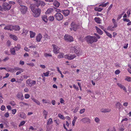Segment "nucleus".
Instances as JSON below:
<instances>
[{
    "label": "nucleus",
    "instance_id": "nucleus-63",
    "mask_svg": "<svg viewBox=\"0 0 131 131\" xmlns=\"http://www.w3.org/2000/svg\"><path fill=\"white\" fill-rule=\"evenodd\" d=\"M15 3L14 2L10 1L9 2V4L11 5H14L15 4Z\"/></svg>",
    "mask_w": 131,
    "mask_h": 131
},
{
    "label": "nucleus",
    "instance_id": "nucleus-31",
    "mask_svg": "<svg viewBox=\"0 0 131 131\" xmlns=\"http://www.w3.org/2000/svg\"><path fill=\"white\" fill-rule=\"evenodd\" d=\"M125 80L128 82H131V77L129 76H126L125 77Z\"/></svg>",
    "mask_w": 131,
    "mask_h": 131
},
{
    "label": "nucleus",
    "instance_id": "nucleus-20",
    "mask_svg": "<svg viewBox=\"0 0 131 131\" xmlns=\"http://www.w3.org/2000/svg\"><path fill=\"white\" fill-rule=\"evenodd\" d=\"M29 35L31 38H34L36 36V33L32 31H29Z\"/></svg>",
    "mask_w": 131,
    "mask_h": 131
},
{
    "label": "nucleus",
    "instance_id": "nucleus-21",
    "mask_svg": "<svg viewBox=\"0 0 131 131\" xmlns=\"http://www.w3.org/2000/svg\"><path fill=\"white\" fill-rule=\"evenodd\" d=\"M17 70L19 71L17 72L16 73V75H17L23 72V69H22L20 68H17L16 69Z\"/></svg>",
    "mask_w": 131,
    "mask_h": 131
},
{
    "label": "nucleus",
    "instance_id": "nucleus-11",
    "mask_svg": "<svg viewBox=\"0 0 131 131\" xmlns=\"http://www.w3.org/2000/svg\"><path fill=\"white\" fill-rule=\"evenodd\" d=\"M4 29L5 30H12L14 29V26L11 25L7 26L4 27Z\"/></svg>",
    "mask_w": 131,
    "mask_h": 131
},
{
    "label": "nucleus",
    "instance_id": "nucleus-52",
    "mask_svg": "<svg viewBox=\"0 0 131 131\" xmlns=\"http://www.w3.org/2000/svg\"><path fill=\"white\" fill-rule=\"evenodd\" d=\"M52 122V119L50 118L49 119L47 122L48 124H51Z\"/></svg>",
    "mask_w": 131,
    "mask_h": 131
},
{
    "label": "nucleus",
    "instance_id": "nucleus-28",
    "mask_svg": "<svg viewBox=\"0 0 131 131\" xmlns=\"http://www.w3.org/2000/svg\"><path fill=\"white\" fill-rule=\"evenodd\" d=\"M20 28L18 25H15L14 26V29L15 31L19 30L20 29Z\"/></svg>",
    "mask_w": 131,
    "mask_h": 131
},
{
    "label": "nucleus",
    "instance_id": "nucleus-13",
    "mask_svg": "<svg viewBox=\"0 0 131 131\" xmlns=\"http://www.w3.org/2000/svg\"><path fill=\"white\" fill-rule=\"evenodd\" d=\"M62 13H63L64 16H68L69 14L70 11L68 10H62Z\"/></svg>",
    "mask_w": 131,
    "mask_h": 131
},
{
    "label": "nucleus",
    "instance_id": "nucleus-54",
    "mask_svg": "<svg viewBox=\"0 0 131 131\" xmlns=\"http://www.w3.org/2000/svg\"><path fill=\"white\" fill-rule=\"evenodd\" d=\"M6 108L5 107L4 105H2L0 109L2 111H4L5 110Z\"/></svg>",
    "mask_w": 131,
    "mask_h": 131
},
{
    "label": "nucleus",
    "instance_id": "nucleus-12",
    "mask_svg": "<svg viewBox=\"0 0 131 131\" xmlns=\"http://www.w3.org/2000/svg\"><path fill=\"white\" fill-rule=\"evenodd\" d=\"M42 35L40 34H38L36 37V40L37 42H40L42 38Z\"/></svg>",
    "mask_w": 131,
    "mask_h": 131
},
{
    "label": "nucleus",
    "instance_id": "nucleus-38",
    "mask_svg": "<svg viewBox=\"0 0 131 131\" xmlns=\"http://www.w3.org/2000/svg\"><path fill=\"white\" fill-rule=\"evenodd\" d=\"M95 10L100 12L102 11L103 9V8L99 7H95L94 8Z\"/></svg>",
    "mask_w": 131,
    "mask_h": 131
},
{
    "label": "nucleus",
    "instance_id": "nucleus-22",
    "mask_svg": "<svg viewBox=\"0 0 131 131\" xmlns=\"http://www.w3.org/2000/svg\"><path fill=\"white\" fill-rule=\"evenodd\" d=\"M17 97L20 99H23V96L22 93L21 92L18 93L17 95Z\"/></svg>",
    "mask_w": 131,
    "mask_h": 131
},
{
    "label": "nucleus",
    "instance_id": "nucleus-58",
    "mask_svg": "<svg viewBox=\"0 0 131 131\" xmlns=\"http://www.w3.org/2000/svg\"><path fill=\"white\" fill-rule=\"evenodd\" d=\"M12 113L13 114H15L17 110L16 109H12Z\"/></svg>",
    "mask_w": 131,
    "mask_h": 131
},
{
    "label": "nucleus",
    "instance_id": "nucleus-14",
    "mask_svg": "<svg viewBox=\"0 0 131 131\" xmlns=\"http://www.w3.org/2000/svg\"><path fill=\"white\" fill-rule=\"evenodd\" d=\"M71 26L74 30L76 31V30L77 26L74 22H72L71 23Z\"/></svg>",
    "mask_w": 131,
    "mask_h": 131
},
{
    "label": "nucleus",
    "instance_id": "nucleus-49",
    "mask_svg": "<svg viewBox=\"0 0 131 131\" xmlns=\"http://www.w3.org/2000/svg\"><path fill=\"white\" fill-rule=\"evenodd\" d=\"M49 73L50 72L49 71H48L46 73H43V74L45 76L48 77L49 76Z\"/></svg>",
    "mask_w": 131,
    "mask_h": 131
},
{
    "label": "nucleus",
    "instance_id": "nucleus-32",
    "mask_svg": "<svg viewBox=\"0 0 131 131\" xmlns=\"http://www.w3.org/2000/svg\"><path fill=\"white\" fill-rule=\"evenodd\" d=\"M32 100L35 102L37 105H39L40 104V102L38 100H36L34 98H32Z\"/></svg>",
    "mask_w": 131,
    "mask_h": 131
},
{
    "label": "nucleus",
    "instance_id": "nucleus-61",
    "mask_svg": "<svg viewBox=\"0 0 131 131\" xmlns=\"http://www.w3.org/2000/svg\"><path fill=\"white\" fill-rule=\"evenodd\" d=\"M10 104L11 105L14 106L15 105V102L13 101H12L10 102Z\"/></svg>",
    "mask_w": 131,
    "mask_h": 131
},
{
    "label": "nucleus",
    "instance_id": "nucleus-55",
    "mask_svg": "<svg viewBox=\"0 0 131 131\" xmlns=\"http://www.w3.org/2000/svg\"><path fill=\"white\" fill-rule=\"evenodd\" d=\"M42 101L43 103H47L49 102V101L45 99H43L42 100Z\"/></svg>",
    "mask_w": 131,
    "mask_h": 131
},
{
    "label": "nucleus",
    "instance_id": "nucleus-34",
    "mask_svg": "<svg viewBox=\"0 0 131 131\" xmlns=\"http://www.w3.org/2000/svg\"><path fill=\"white\" fill-rule=\"evenodd\" d=\"M94 20L95 21L98 23H100L101 22L100 19L98 17H95L94 18Z\"/></svg>",
    "mask_w": 131,
    "mask_h": 131
},
{
    "label": "nucleus",
    "instance_id": "nucleus-23",
    "mask_svg": "<svg viewBox=\"0 0 131 131\" xmlns=\"http://www.w3.org/2000/svg\"><path fill=\"white\" fill-rule=\"evenodd\" d=\"M81 121L84 123H86L88 122H90V119L88 118L85 117L83 118L81 120Z\"/></svg>",
    "mask_w": 131,
    "mask_h": 131
},
{
    "label": "nucleus",
    "instance_id": "nucleus-24",
    "mask_svg": "<svg viewBox=\"0 0 131 131\" xmlns=\"http://www.w3.org/2000/svg\"><path fill=\"white\" fill-rule=\"evenodd\" d=\"M64 54L62 52H60L57 56V58L58 59H61L64 57Z\"/></svg>",
    "mask_w": 131,
    "mask_h": 131
},
{
    "label": "nucleus",
    "instance_id": "nucleus-46",
    "mask_svg": "<svg viewBox=\"0 0 131 131\" xmlns=\"http://www.w3.org/2000/svg\"><path fill=\"white\" fill-rule=\"evenodd\" d=\"M121 105V103L119 102H117L115 104L117 108H119L120 107Z\"/></svg>",
    "mask_w": 131,
    "mask_h": 131
},
{
    "label": "nucleus",
    "instance_id": "nucleus-8",
    "mask_svg": "<svg viewBox=\"0 0 131 131\" xmlns=\"http://www.w3.org/2000/svg\"><path fill=\"white\" fill-rule=\"evenodd\" d=\"M52 46L53 48V52L55 54H57L59 52L60 48H59L56 45L54 44H52Z\"/></svg>",
    "mask_w": 131,
    "mask_h": 131
},
{
    "label": "nucleus",
    "instance_id": "nucleus-2",
    "mask_svg": "<svg viewBox=\"0 0 131 131\" xmlns=\"http://www.w3.org/2000/svg\"><path fill=\"white\" fill-rule=\"evenodd\" d=\"M71 50L72 52L74 51L75 53L78 56H79L82 54V50L78 47L77 46H75L73 47H71Z\"/></svg>",
    "mask_w": 131,
    "mask_h": 131
},
{
    "label": "nucleus",
    "instance_id": "nucleus-16",
    "mask_svg": "<svg viewBox=\"0 0 131 131\" xmlns=\"http://www.w3.org/2000/svg\"><path fill=\"white\" fill-rule=\"evenodd\" d=\"M46 4L45 2L41 1H40L39 3L37 5L38 7L40 5L42 7H43Z\"/></svg>",
    "mask_w": 131,
    "mask_h": 131
},
{
    "label": "nucleus",
    "instance_id": "nucleus-60",
    "mask_svg": "<svg viewBox=\"0 0 131 131\" xmlns=\"http://www.w3.org/2000/svg\"><path fill=\"white\" fill-rule=\"evenodd\" d=\"M120 72V71L119 70H117L115 71V73L116 75L119 74Z\"/></svg>",
    "mask_w": 131,
    "mask_h": 131
},
{
    "label": "nucleus",
    "instance_id": "nucleus-10",
    "mask_svg": "<svg viewBox=\"0 0 131 131\" xmlns=\"http://www.w3.org/2000/svg\"><path fill=\"white\" fill-rule=\"evenodd\" d=\"M117 24H115L113 26H109L107 27V29L109 31H114V30L115 28L117 27Z\"/></svg>",
    "mask_w": 131,
    "mask_h": 131
},
{
    "label": "nucleus",
    "instance_id": "nucleus-53",
    "mask_svg": "<svg viewBox=\"0 0 131 131\" xmlns=\"http://www.w3.org/2000/svg\"><path fill=\"white\" fill-rule=\"evenodd\" d=\"M4 117L6 118H8L9 116V114L8 112H6L4 114Z\"/></svg>",
    "mask_w": 131,
    "mask_h": 131
},
{
    "label": "nucleus",
    "instance_id": "nucleus-26",
    "mask_svg": "<svg viewBox=\"0 0 131 131\" xmlns=\"http://www.w3.org/2000/svg\"><path fill=\"white\" fill-rule=\"evenodd\" d=\"M95 27L97 32L99 33V34L100 35H102L103 34V32L101 29L96 26Z\"/></svg>",
    "mask_w": 131,
    "mask_h": 131
},
{
    "label": "nucleus",
    "instance_id": "nucleus-36",
    "mask_svg": "<svg viewBox=\"0 0 131 131\" xmlns=\"http://www.w3.org/2000/svg\"><path fill=\"white\" fill-rule=\"evenodd\" d=\"M109 4L108 2H107L106 3H102L100 5H99V6H101L102 7H105L107 5H108Z\"/></svg>",
    "mask_w": 131,
    "mask_h": 131
},
{
    "label": "nucleus",
    "instance_id": "nucleus-18",
    "mask_svg": "<svg viewBox=\"0 0 131 131\" xmlns=\"http://www.w3.org/2000/svg\"><path fill=\"white\" fill-rule=\"evenodd\" d=\"M111 111V109L110 108H103L101 110V112L103 113H106L109 112Z\"/></svg>",
    "mask_w": 131,
    "mask_h": 131
},
{
    "label": "nucleus",
    "instance_id": "nucleus-39",
    "mask_svg": "<svg viewBox=\"0 0 131 131\" xmlns=\"http://www.w3.org/2000/svg\"><path fill=\"white\" fill-rule=\"evenodd\" d=\"M107 131H116L114 127H110L108 128Z\"/></svg>",
    "mask_w": 131,
    "mask_h": 131
},
{
    "label": "nucleus",
    "instance_id": "nucleus-5",
    "mask_svg": "<svg viewBox=\"0 0 131 131\" xmlns=\"http://www.w3.org/2000/svg\"><path fill=\"white\" fill-rule=\"evenodd\" d=\"M64 40L67 41L71 42L73 41V37L71 36L68 35H65L64 37Z\"/></svg>",
    "mask_w": 131,
    "mask_h": 131
},
{
    "label": "nucleus",
    "instance_id": "nucleus-51",
    "mask_svg": "<svg viewBox=\"0 0 131 131\" xmlns=\"http://www.w3.org/2000/svg\"><path fill=\"white\" fill-rule=\"evenodd\" d=\"M85 109L84 108L81 110H80L79 113L80 114H82L85 111Z\"/></svg>",
    "mask_w": 131,
    "mask_h": 131
},
{
    "label": "nucleus",
    "instance_id": "nucleus-45",
    "mask_svg": "<svg viewBox=\"0 0 131 131\" xmlns=\"http://www.w3.org/2000/svg\"><path fill=\"white\" fill-rule=\"evenodd\" d=\"M79 109V108L76 107L74 108L72 110L74 113H76L78 111Z\"/></svg>",
    "mask_w": 131,
    "mask_h": 131
},
{
    "label": "nucleus",
    "instance_id": "nucleus-57",
    "mask_svg": "<svg viewBox=\"0 0 131 131\" xmlns=\"http://www.w3.org/2000/svg\"><path fill=\"white\" fill-rule=\"evenodd\" d=\"M125 129V128L124 126H122L120 128L119 130V131H123Z\"/></svg>",
    "mask_w": 131,
    "mask_h": 131
},
{
    "label": "nucleus",
    "instance_id": "nucleus-25",
    "mask_svg": "<svg viewBox=\"0 0 131 131\" xmlns=\"http://www.w3.org/2000/svg\"><path fill=\"white\" fill-rule=\"evenodd\" d=\"M53 11L52 8H50L48 9L46 11L45 13L46 14H48L51 13Z\"/></svg>",
    "mask_w": 131,
    "mask_h": 131
},
{
    "label": "nucleus",
    "instance_id": "nucleus-40",
    "mask_svg": "<svg viewBox=\"0 0 131 131\" xmlns=\"http://www.w3.org/2000/svg\"><path fill=\"white\" fill-rule=\"evenodd\" d=\"M94 120L97 124L99 123L100 122V119L97 117H95V118Z\"/></svg>",
    "mask_w": 131,
    "mask_h": 131
},
{
    "label": "nucleus",
    "instance_id": "nucleus-59",
    "mask_svg": "<svg viewBox=\"0 0 131 131\" xmlns=\"http://www.w3.org/2000/svg\"><path fill=\"white\" fill-rule=\"evenodd\" d=\"M25 97L26 99H28L30 97V95L29 94H25Z\"/></svg>",
    "mask_w": 131,
    "mask_h": 131
},
{
    "label": "nucleus",
    "instance_id": "nucleus-3",
    "mask_svg": "<svg viewBox=\"0 0 131 131\" xmlns=\"http://www.w3.org/2000/svg\"><path fill=\"white\" fill-rule=\"evenodd\" d=\"M85 39L87 42L90 43L96 42L97 41V38L95 37L88 36L85 37Z\"/></svg>",
    "mask_w": 131,
    "mask_h": 131
},
{
    "label": "nucleus",
    "instance_id": "nucleus-9",
    "mask_svg": "<svg viewBox=\"0 0 131 131\" xmlns=\"http://www.w3.org/2000/svg\"><path fill=\"white\" fill-rule=\"evenodd\" d=\"M11 5L7 3H4L3 5V8L5 10H8L10 9L11 8Z\"/></svg>",
    "mask_w": 131,
    "mask_h": 131
},
{
    "label": "nucleus",
    "instance_id": "nucleus-4",
    "mask_svg": "<svg viewBox=\"0 0 131 131\" xmlns=\"http://www.w3.org/2000/svg\"><path fill=\"white\" fill-rule=\"evenodd\" d=\"M54 16L56 20L58 21L62 20L63 18V15L59 12H57L55 14Z\"/></svg>",
    "mask_w": 131,
    "mask_h": 131
},
{
    "label": "nucleus",
    "instance_id": "nucleus-33",
    "mask_svg": "<svg viewBox=\"0 0 131 131\" xmlns=\"http://www.w3.org/2000/svg\"><path fill=\"white\" fill-rule=\"evenodd\" d=\"M104 31L105 32L107 36L109 37L110 38H112V35L111 34H110V33L108 32L107 31H106L105 30H104Z\"/></svg>",
    "mask_w": 131,
    "mask_h": 131
},
{
    "label": "nucleus",
    "instance_id": "nucleus-19",
    "mask_svg": "<svg viewBox=\"0 0 131 131\" xmlns=\"http://www.w3.org/2000/svg\"><path fill=\"white\" fill-rule=\"evenodd\" d=\"M41 18L42 20L45 23H47L48 21V19L47 17L45 15H43L42 16Z\"/></svg>",
    "mask_w": 131,
    "mask_h": 131
},
{
    "label": "nucleus",
    "instance_id": "nucleus-6",
    "mask_svg": "<svg viewBox=\"0 0 131 131\" xmlns=\"http://www.w3.org/2000/svg\"><path fill=\"white\" fill-rule=\"evenodd\" d=\"M76 56L75 54H66L64 56V58L66 59H68L69 60H71L73 59L76 58Z\"/></svg>",
    "mask_w": 131,
    "mask_h": 131
},
{
    "label": "nucleus",
    "instance_id": "nucleus-43",
    "mask_svg": "<svg viewBox=\"0 0 131 131\" xmlns=\"http://www.w3.org/2000/svg\"><path fill=\"white\" fill-rule=\"evenodd\" d=\"M26 122V121H23L21 122L19 125V126L20 127L21 126L23 125Z\"/></svg>",
    "mask_w": 131,
    "mask_h": 131
},
{
    "label": "nucleus",
    "instance_id": "nucleus-17",
    "mask_svg": "<svg viewBox=\"0 0 131 131\" xmlns=\"http://www.w3.org/2000/svg\"><path fill=\"white\" fill-rule=\"evenodd\" d=\"M9 37L11 38L15 41H17L18 40V37L14 35H12L10 34L9 35Z\"/></svg>",
    "mask_w": 131,
    "mask_h": 131
},
{
    "label": "nucleus",
    "instance_id": "nucleus-64",
    "mask_svg": "<svg viewBox=\"0 0 131 131\" xmlns=\"http://www.w3.org/2000/svg\"><path fill=\"white\" fill-rule=\"evenodd\" d=\"M73 87L75 89L77 90V91L79 90V88L78 86H77L75 84H74L73 85Z\"/></svg>",
    "mask_w": 131,
    "mask_h": 131
},
{
    "label": "nucleus",
    "instance_id": "nucleus-15",
    "mask_svg": "<svg viewBox=\"0 0 131 131\" xmlns=\"http://www.w3.org/2000/svg\"><path fill=\"white\" fill-rule=\"evenodd\" d=\"M117 85L121 89H122L125 92H126V88L124 85L119 83H117Z\"/></svg>",
    "mask_w": 131,
    "mask_h": 131
},
{
    "label": "nucleus",
    "instance_id": "nucleus-50",
    "mask_svg": "<svg viewBox=\"0 0 131 131\" xmlns=\"http://www.w3.org/2000/svg\"><path fill=\"white\" fill-rule=\"evenodd\" d=\"M60 102L61 103L64 104L65 101L62 98H61L60 99Z\"/></svg>",
    "mask_w": 131,
    "mask_h": 131
},
{
    "label": "nucleus",
    "instance_id": "nucleus-30",
    "mask_svg": "<svg viewBox=\"0 0 131 131\" xmlns=\"http://www.w3.org/2000/svg\"><path fill=\"white\" fill-rule=\"evenodd\" d=\"M15 50L14 48H10V51L12 54L14 55L16 53Z\"/></svg>",
    "mask_w": 131,
    "mask_h": 131
},
{
    "label": "nucleus",
    "instance_id": "nucleus-35",
    "mask_svg": "<svg viewBox=\"0 0 131 131\" xmlns=\"http://www.w3.org/2000/svg\"><path fill=\"white\" fill-rule=\"evenodd\" d=\"M54 17L53 16L51 15L48 17L49 20L50 21H52L54 20Z\"/></svg>",
    "mask_w": 131,
    "mask_h": 131
},
{
    "label": "nucleus",
    "instance_id": "nucleus-48",
    "mask_svg": "<svg viewBox=\"0 0 131 131\" xmlns=\"http://www.w3.org/2000/svg\"><path fill=\"white\" fill-rule=\"evenodd\" d=\"M43 115L45 117V119L46 118L48 114V112L45 110L43 111Z\"/></svg>",
    "mask_w": 131,
    "mask_h": 131
},
{
    "label": "nucleus",
    "instance_id": "nucleus-1",
    "mask_svg": "<svg viewBox=\"0 0 131 131\" xmlns=\"http://www.w3.org/2000/svg\"><path fill=\"white\" fill-rule=\"evenodd\" d=\"M35 5L32 4L30 7L31 10L33 13V15L35 17H39L41 14V9L39 8L36 9L35 8Z\"/></svg>",
    "mask_w": 131,
    "mask_h": 131
},
{
    "label": "nucleus",
    "instance_id": "nucleus-56",
    "mask_svg": "<svg viewBox=\"0 0 131 131\" xmlns=\"http://www.w3.org/2000/svg\"><path fill=\"white\" fill-rule=\"evenodd\" d=\"M27 65H29L30 66L33 67L35 66V64L34 63H27Z\"/></svg>",
    "mask_w": 131,
    "mask_h": 131
},
{
    "label": "nucleus",
    "instance_id": "nucleus-42",
    "mask_svg": "<svg viewBox=\"0 0 131 131\" xmlns=\"http://www.w3.org/2000/svg\"><path fill=\"white\" fill-rule=\"evenodd\" d=\"M59 117L60 118V119L62 120H64L65 117L64 116L61 114H59L58 115Z\"/></svg>",
    "mask_w": 131,
    "mask_h": 131
},
{
    "label": "nucleus",
    "instance_id": "nucleus-62",
    "mask_svg": "<svg viewBox=\"0 0 131 131\" xmlns=\"http://www.w3.org/2000/svg\"><path fill=\"white\" fill-rule=\"evenodd\" d=\"M34 55H37L38 57H39V54L36 51H34V53L33 54Z\"/></svg>",
    "mask_w": 131,
    "mask_h": 131
},
{
    "label": "nucleus",
    "instance_id": "nucleus-47",
    "mask_svg": "<svg viewBox=\"0 0 131 131\" xmlns=\"http://www.w3.org/2000/svg\"><path fill=\"white\" fill-rule=\"evenodd\" d=\"M20 46L19 45H18L17 46H16L14 48L16 51L18 50L20 48Z\"/></svg>",
    "mask_w": 131,
    "mask_h": 131
},
{
    "label": "nucleus",
    "instance_id": "nucleus-7",
    "mask_svg": "<svg viewBox=\"0 0 131 131\" xmlns=\"http://www.w3.org/2000/svg\"><path fill=\"white\" fill-rule=\"evenodd\" d=\"M19 8L22 14H24L26 13L27 10V8L24 5L20 6Z\"/></svg>",
    "mask_w": 131,
    "mask_h": 131
},
{
    "label": "nucleus",
    "instance_id": "nucleus-29",
    "mask_svg": "<svg viewBox=\"0 0 131 131\" xmlns=\"http://www.w3.org/2000/svg\"><path fill=\"white\" fill-rule=\"evenodd\" d=\"M19 116L21 118L23 119H25L26 118V114L25 113L23 112L21 113L20 114Z\"/></svg>",
    "mask_w": 131,
    "mask_h": 131
},
{
    "label": "nucleus",
    "instance_id": "nucleus-27",
    "mask_svg": "<svg viewBox=\"0 0 131 131\" xmlns=\"http://www.w3.org/2000/svg\"><path fill=\"white\" fill-rule=\"evenodd\" d=\"M53 4L54 6L57 7H58L60 5V3L56 0L54 1Z\"/></svg>",
    "mask_w": 131,
    "mask_h": 131
},
{
    "label": "nucleus",
    "instance_id": "nucleus-44",
    "mask_svg": "<svg viewBox=\"0 0 131 131\" xmlns=\"http://www.w3.org/2000/svg\"><path fill=\"white\" fill-rule=\"evenodd\" d=\"M44 56L46 57H52V56L51 54L45 53L44 54Z\"/></svg>",
    "mask_w": 131,
    "mask_h": 131
},
{
    "label": "nucleus",
    "instance_id": "nucleus-37",
    "mask_svg": "<svg viewBox=\"0 0 131 131\" xmlns=\"http://www.w3.org/2000/svg\"><path fill=\"white\" fill-rule=\"evenodd\" d=\"M28 34V31L25 30H23V32L22 34L23 36H25Z\"/></svg>",
    "mask_w": 131,
    "mask_h": 131
},
{
    "label": "nucleus",
    "instance_id": "nucleus-41",
    "mask_svg": "<svg viewBox=\"0 0 131 131\" xmlns=\"http://www.w3.org/2000/svg\"><path fill=\"white\" fill-rule=\"evenodd\" d=\"M20 106L21 107L23 106H28V104L26 103H25L23 102H20Z\"/></svg>",
    "mask_w": 131,
    "mask_h": 131
}]
</instances>
